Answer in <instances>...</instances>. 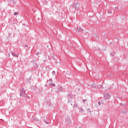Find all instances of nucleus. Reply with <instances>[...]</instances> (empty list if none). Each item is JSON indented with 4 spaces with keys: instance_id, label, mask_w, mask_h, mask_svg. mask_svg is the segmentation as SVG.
<instances>
[{
    "instance_id": "nucleus-23",
    "label": "nucleus",
    "mask_w": 128,
    "mask_h": 128,
    "mask_svg": "<svg viewBox=\"0 0 128 128\" xmlns=\"http://www.w3.org/2000/svg\"><path fill=\"white\" fill-rule=\"evenodd\" d=\"M38 54H40V52H38L36 54V56H38Z\"/></svg>"
},
{
    "instance_id": "nucleus-7",
    "label": "nucleus",
    "mask_w": 128,
    "mask_h": 128,
    "mask_svg": "<svg viewBox=\"0 0 128 128\" xmlns=\"http://www.w3.org/2000/svg\"><path fill=\"white\" fill-rule=\"evenodd\" d=\"M92 88H97L98 87V86L96 85V84L94 83L92 84Z\"/></svg>"
},
{
    "instance_id": "nucleus-27",
    "label": "nucleus",
    "mask_w": 128,
    "mask_h": 128,
    "mask_svg": "<svg viewBox=\"0 0 128 128\" xmlns=\"http://www.w3.org/2000/svg\"><path fill=\"white\" fill-rule=\"evenodd\" d=\"M48 85L47 84H45V86H46Z\"/></svg>"
},
{
    "instance_id": "nucleus-5",
    "label": "nucleus",
    "mask_w": 128,
    "mask_h": 128,
    "mask_svg": "<svg viewBox=\"0 0 128 128\" xmlns=\"http://www.w3.org/2000/svg\"><path fill=\"white\" fill-rule=\"evenodd\" d=\"M76 32H84V29L82 27H77Z\"/></svg>"
},
{
    "instance_id": "nucleus-4",
    "label": "nucleus",
    "mask_w": 128,
    "mask_h": 128,
    "mask_svg": "<svg viewBox=\"0 0 128 128\" xmlns=\"http://www.w3.org/2000/svg\"><path fill=\"white\" fill-rule=\"evenodd\" d=\"M67 96H68V104H70V106H72V101L70 100L72 98V95H71L70 94H68L67 95Z\"/></svg>"
},
{
    "instance_id": "nucleus-16",
    "label": "nucleus",
    "mask_w": 128,
    "mask_h": 128,
    "mask_svg": "<svg viewBox=\"0 0 128 128\" xmlns=\"http://www.w3.org/2000/svg\"><path fill=\"white\" fill-rule=\"evenodd\" d=\"M108 14H112V10H110L108 11Z\"/></svg>"
},
{
    "instance_id": "nucleus-28",
    "label": "nucleus",
    "mask_w": 128,
    "mask_h": 128,
    "mask_svg": "<svg viewBox=\"0 0 128 128\" xmlns=\"http://www.w3.org/2000/svg\"><path fill=\"white\" fill-rule=\"evenodd\" d=\"M108 90H110V88H108Z\"/></svg>"
},
{
    "instance_id": "nucleus-17",
    "label": "nucleus",
    "mask_w": 128,
    "mask_h": 128,
    "mask_svg": "<svg viewBox=\"0 0 128 128\" xmlns=\"http://www.w3.org/2000/svg\"><path fill=\"white\" fill-rule=\"evenodd\" d=\"M87 112H90V108H88V110H87Z\"/></svg>"
},
{
    "instance_id": "nucleus-2",
    "label": "nucleus",
    "mask_w": 128,
    "mask_h": 128,
    "mask_svg": "<svg viewBox=\"0 0 128 128\" xmlns=\"http://www.w3.org/2000/svg\"><path fill=\"white\" fill-rule=\"evenodd\" d=\"M104 98L105 100H110V95L108 93H104Z\"/></svg>"
},
{
    "instance_id": "nucleus-18",
    "label": "nucleus",
    "mask_w": 128,
    "mask_h": 128,
    "mask_svg": "<svg viewBox=\"0 0 128 128\" xmlns=\"http://www.w3.org/2000/svg\"><path fill=\"white\" fill-rule=\"evenodd\" d=\"M49 82H52V79L50 78V79L49 80Z\"/></svg>"
},
{
    "instance_id": "nucleus-3",
    "label": "nucleus",
    "mask_w": 128,
    "mask_h": 128,
    "mask_svg": "<svg viewBox=\"0 0 128 128\" xmlns=\"http://www.w3.org/2000/svg\"><path fill=\"white\" fill-rule=\"evenodd\" d=\"M72 8H74L75 10H78L80 8V4L78 2H75L72 4Z\"/></svg>"
},
{
    "instance_id": "nucleus-6",
    "label": "nucleus",
    "mask_w": 128,
    "mask_h": 128,
    "mask_svg": "<svg viewBox=\"0 0 128 128\" xmlns=\"http://www.w3.org/2000/svg\"><path fill=\"white\" fill-rule=\"evenodd\" d=\"M12 56H14L15 58H18V55H16V54L14 52H12Z\"/></svg>"
},
{
    "instance_id": "nucleus-22",
    "label": "nucleus",
    "mask_w": 128,
    "mask_h": 128,
    "mask_svg": "<svg viewBox=\"0 0 128 128\" xmlns=\"http://www.w3.org/2000/svg\"><path fill=\"white\" fill-rule=\"evenodd\" d=\"M45 122H46V124H50V122H48L46 121H45Z\"/></svg>"
},
{
    "instance_id": "nucleus-11",
    "label": "nucleus",
    "mask_w": 128,
    "mask_h": 128,
    "mask_svg": "<svg viewBox=\"0 0 128 128\" xmlns=\"http://www.w3.org/2000/svg\"><path fill=\"white\" fill-rule=\"evenodd\" d=\"M50 86H56V84L52 83L50 84Z\"/></svg>"
},
{
    "instance_id": "nucleus-14",
    "label": "nucleus",
    "mask_w": 128,
    "mask_h": 128,
    "mask_svg": "<svg viewBox=\"0 0 128 128\" xmlns=\"http://www.w3.org/2000/svg\"><path fill=\"white\" fill-rule=\"evenodd\" d=\"M110 56H114V52H112V53H110Z\"/></svg>"
},
{
    "instance_id": "nucleus-13",
    "label": "nucleus",
    "mask_w": 128,
    "mask_h": 128,
    "mask_svg": "<svg viewBox=\"0 0 128 128\" xmlns=\"http://www.w3.org/2000/svg\"><path fill=\"white\" fill-rule=\"evenodd\" d=\"M121 112L122 114H126V110H122Z\"/></svg>"
},
{
    "instance_id": "nucleus-21",
    "label": "nucleus",
    "mask_w": 128,
    "mask_h": 128,
    "mask_svg": "<svg viewBox=\"0 0 128 128\" xmlns=\"http://www.w3.org/2000/svg\"><path fill=\"white\" fill-rule=\"evenodd\" d=\"M98 104L99 106H100V104H101L100 102H98Z\"/></svg>"
},
{
    "instance_id": "nucleus-25",
    "label": "nucleus",
    "mask_w": 128,
    "mask_h": 128,
    "mask_svg": "<svg viewBox=\"0 0 128 128\" xmlns=\"http://www.w3.org/2000/svg\"><path fill=\"white\" fill-rule=\"evenodd\" d=\"M25 46H26V48H28V45L26 44V45H25Z\"/></svg>"
},
{
    "instance_id": "nucleus-12",
    "label": "nucleus",
    "mask_w": 128,
    "mask_h": 128,
    "mask_svg": "<svg viewBox=\"0 0 128 128\" xmlns=\"http://www.w3.org/2000/svg\"><path fill=\"white\" fill-rule=\"evenodd\" d=\"M78 108V104L76 103L74 104V106H73V108Z\"/></svg>"
},
{
    "instance_id": "nucleus-29",
    "label": "nucleus",
    "mask_w": 128,
    "mask_h": 128,
    "mask_svg": "<svg viewBox=\"0 0 128 128\" xmlns=\"http://www.w3.org/2000/svg\"><path fill=\"white\" fill-rule=\"evenodd\" d=\"M44 62H46V60H44Z\"/></svg>"
},
{
    "instance_id": "nucleus-26",
    "label": "nucleus",
    "mask_w": 128,
    "mask_h": 128,
    "mask_svg": "<svg viewBox=\"0 0 128 128\" xmlns=\"http://www.w3.org/2000/svg\"><path fill=\"white\" fill-rule=\"evenodd\" d=\"M83 102H86V100H83Z\"/></svg>"
},
{
    "instance_id": "nucleus-10",
    "label": "nucleus",
    "mask_w": 128,
    "mask_h": 128,
    "mask_svg": "<svg viewBox=\"0 0 128 128\" xmlns=\"http://www.w3.org/2000/svg\"><path fill=\"white\" fill-rule=\"evenodd\" d=\"M108 76L112 78V74L111 72H109L108 74Z\"/></svg>"
},
{
    "instance_id": "nucleus-8",
    "label": "nucleus",
    "mask_w": 128,
    "mask_h": 128,
    "mask_svg": "<svg viewBox=\"0 0 128 128\" xmlns=\"http://www.w3.org/2000/svg\"><path fill=\"white\" fill-rule=\"evenodd\" d=\"M62 86H60V88H58V92H62Z\"/></svg>"
},
{
    "instance_id": "nucleus-1",
    "label": "nucleus",
    "mask_w": 128,
    "mask_h": 128,
    "mask_svg": "<svg viewBox=\"0 0 128 128\" xmlns=\"http://www.w3.org/2000/svg\"><path fill=\"white\" fill-rule=\"evenodd\" d=\"M20 96H23V98H26V90L24 88H22L20 91Z\"/></svg>"
},
{
    "instance_id": "nucleus-19",
    "label": "nucleus",
    "mask_w": 128,
    "mask_h": 128,
    "mask_svg": "<svg viewBox=\"0 0 128 128\" xmlns=\"http://www.w3.org/2000/svg\"><path fill=\"white\" fill-rule=\"evenodd\" d=\"M52 74H56V71H52Z\"/></svg>"
},
{
    "instance_id": "nucleus-20",
    "label": "nucleus",
    "mask_w": 128,
    "mask_h": 128,
    "mask_svg": "<svg viewBox=\"0 0 128 128\" xmlns=\"http://www.w3.org/2000/svg\"><path fill=\"white\" fill-rule=\"evenodd\" d=\"M26 98H28V99H30V96H26Z\"/></svg>"
},
{
    "instance_id": "nucleus-15",
    "label": "nucleus",
    "mask_w": 128,
    "mask_h": 128,
    "mask_svg": "<svg viewBox=\"0 0 128 128\" xmlns=\"http://www.w3.org/2000/svg\"><path fill=\"white\" fill-rule=\"evenodd\" d=\"M18 12H14V16H18Z\"/></svg>"
},
{
    "instance_id": "nucleus-24",
    "label": "nucleus",
    "mask_w": 128,
    "mask_h": 128,
    "mask_svg": "<svg viewBox=\"0 0 128 128\" xmlns=\"http://www.w3.org/2000/svg\"><path fill=\"white\" fill-rule=\"evenodd\" d=\"M114 8L116 10H118V7H115Z\"/></svg>"
},
{
    "instance_id": "nucleus-9",
    "label": "nucleus",
    "mask_w": 128,
    "mask_h": 128,
    "mask_svg": "<svg viewBox=\"0 0 128 128\" xmlns=\"http://www.w3.org/2000/svg\"><path fill=\"white\" fill-rule=\"evenodd\" d=\"M80 112H84V110L82 108H80Z\"/></svg>"
}]
</instances>
